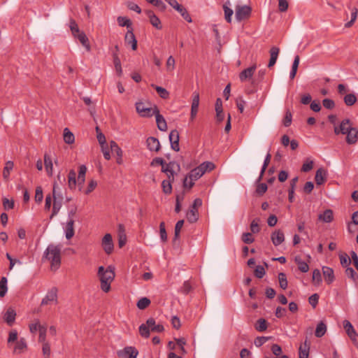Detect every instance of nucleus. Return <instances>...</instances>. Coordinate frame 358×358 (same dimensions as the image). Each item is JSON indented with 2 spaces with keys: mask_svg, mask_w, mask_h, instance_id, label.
<instances>
[{
  "mask_svg": "<svg viewBox=\"0 0 358 358\" xmlns=\"http://www.w3.org/2000/svg\"><path fill=\"white\" fill-rule=\"evenodd\" d=\"M216 117L218 122H222L224 118L222 110V103L221 99L218 98L215 103Z\"/></svg>",
  "mask_w": 358,
  "mask_h": 358,
  "instance_id": "29",
  "label": "nucleus"
},
{
  "mask_svg": "<svg viewBox=\"0 0 358 358\" xmlns=\"http://www.w3.org/2000/svg\"><path fill=\"white\" fill-rule=\"evenodd\" d=\"M14 166L13 162L11 161H8L6 164L5 167L3 169V177L5 178H8L10 176V171L13 170Z\"/></svg>",
  "mask_w": 358,
  "mask_h": 358,
  "instance_id": "50",
  "label": "nucleus"
},
{
  "mask_svg": "<svg viewBox=\"0 0 358 358\" xmlns=\"http://www.w3.org/2000/svg\"><path fill=\"white\" fill-rule=\"evenodd\" d=\"M127 241L124 227L122 224L118 225V245L120 248L123 247Z\"/></svg>",
  "mask_w": 358,
  "mask_h": 358,
  "instance_id": "30",
  "label": "nucleus"
},
{
  "mask_svg": "<svg viewBox=\"0 0 358 358\" xmlns=\"http://www.w3.org/2000/svg\"><path fill=\"white\" fill-rule=\"evenodd\" d=\"M64 141L67 144H72L75 141L73 134L68 128L64 129Z\"/></svg>",
  "mask_w": 358,
  "mask_h": 358,
  "instance_id": "38",
  "label": "nucleus"
},
{
  "mask_svg": "<svg viewBox=\"0 0 358 358\" xmlns=\"http://www.w3.org/2000/svg\"><path fill=\"white\" fill-rule=\"evenodd\" d=\"M357 13H358V10H357V9L356 8H352V10H351V20H350V22H347L345 24V27H350L352 25L354 22L357 19Z\"/></svg>",
  "mask_w": 358,
  "mask_h": 358,
  "instance_id": "58",
  "label": "nucleus"
},
{
  "mask_svg": "<svg viewBox=\"0 0 358 358\" xmlns=\"http://www.w3.org/2000/svg\"><path fill=\"white\" fill-rule=\"evenodd\" d=\"M146 323H147L148 327L150 328V331L151 330L152 331L159 332V333L164 331L163 325H162L160 324H157L155 319H153V318H149L146 321Z\"/></svg>",
  "mask_w": 358,
  "mask_h": 358,
  "instance_id": "28",
  "label": "nucleus"
},
{
  "mask_svg": "<svg viewBox=\"0 0 358 358\" xmlns=\"http://www.w3.org/2000/svg\"><path fill=\"white\" fill-rule=\"evenodd\" d=\"M117 23L120 27H127L128 29H132L131 21L127 17L119 16L117 18Z\"/></svg>",
  "mask_w": 358,
  "mask_h": 358,
  "instance_id": "39",
  "label": "nucleus"
},
{
  "mask_svg": "<svg viewBox=\"0 0 358 358\" xmlns=\"http://www.w3.org/2000/svg\"><path fill=\"white\" fill-rule=\"evenodd\" d=\"M278 280H279L280 287L283 289H287V280L286 275L284 273H280L278 274Z\"/></svg>",
  "mask_w": 358,
  "mask_h": 358,
  "instance_id": "51",
  "label": "nucleus"
},
{
  "mask_svg": "<svg viewBox=\"0 0 358 358\" xmlns=\"http://www.w3.org/2000/svg\"><path fill=\"white\" fill-rule=\"evenodd\" d=\"M51 303H57V289L56 287H52L48 292L41 301V305H48Z\"/></svg>",
  "mask_w": 358,
  "mask_h": 358,
  "instance_id": "9",
  "label": "nucleus"
},
{
  "mask_svg": "<svg viewBox=\"0 0 358 358\" xmlns=\"http://www.w3.org/2000/svg\"><path fill=\"white\" fill-rule=\"evenodd\" d=\"M313 282L315 285H319L322 282V275L319 269H315L313 271Z\"/></svg>",
  "mask_w": 358,
  "mask_h": 358,
  "instance_id": "46",
  "label": "nucleus"
},
{
  "mask_svg": "<svg viewBox=\"0 0 358 358\" xmlns=\"http://www.w3.org/2000/svg\"><path fill=\"white\" fill-rule=\"evenodd\" d=\"M318 219L324 222H331L333 220V211L330 209L326 210L322 214H320Z\"/></svg>",
  "mask_w": 358,
  "mask_h": 358,
  "instance_id": "35",
  "label": "nucleus"
},
{
  "mask_svg": "<svg viewBox=\"0 0 358 358\" xmlns=\"http://www.w3.org/2000/svg\"><path fill=\"white\" fill-rule=\"evenodd\" d=\"M198 218H199L198 210L191 208L190 210L187 213V220L191 223H194L197 221Z\"/></svg>",
  "mask_w": 358,
  "mask_h": 358,
  "instance_id": "36",
  "label": "nucleus"
},
{
  "mask_svg": "<svg viewBox=\"0 0 358 358\" xmlns=\"http://www.w3.org/2000/svg\"><path fill=\"white\" fill-rule=\"evenodd\" d=\"M62 245L50 244L44 252L43 259L50 262L52 271H57L61 264Z\"/></svg>",
  "mask_w": 358,
  "mask_h": 358,
  "instance_id": "1",
  "label": "nucleus"
},
{
  "mask_svg": "<svg viewBox=\"0 0 358 358\" xmlns=\"http://www.w3.org/2000/svg\"><path fill=\"white\" fill-rule=\"evenodd\" d=\"M327 329V327L326 324L323 321H320L316 327L315 331V336L317 338H321L326 334Z\"/></svg>",
  "mask_w": 358,
  "mask_h": 358,
  "instance_id": "32",
  "label": "nucleus"
},
{
  "mask_svg": "<svg viewBox=\"0 0 358 358\" xmlns=\"http://www.w3.org/2000/svg\"><path fill=\"white\" fill-rule=\"evenodd\" d=\"M322 270L326 282L329 285L332 283L335 279L334 270L328 266H323Z\"/></svg>",
  "mask_w": 358,
  "mask_h": 358,
  "instance_id": "21",
  "label": "nucleus"
},
{
  "mask_svg": "<svg viewBox=\"0 0 358 358\" xmlns=\"http://www.w3.org/2000/svg\"><path fill=\"white\" fill-rule=\"evenodd\" d=\"M38 331H39V338H38L39 341L41 343L45 342L47 328L45 326H41V327L39 328Z\"/></svg>",
  "mask_w": 358,
  "mask_h": 358,
  "instance_id": "62",
  "label": "nucleus"
},
{
  "mask_svg": "<svg viewBox=\"0 0 358 358\" xmlns=\"http://www.w3.org/2000/svg\"><path fill=\"white\" fill-rule=\"evenodd\" d=\"M256 69H257V66L253 65V66L242 71L239 74V78H240L241 81L244 82L247 80L250 79L252 77Z\"/></svg>",
  "mask_w": 358,
  "mask_h": 358,
  "instance_id": "18",
  "label": "nucleus"
},
{
  "mask_svg": "<svg viewBox=\"0 0 358 358\" xmlns=\"http://www.w3.org/2000/svg\"><path fill=\"white\" fill-rule=\"evenodd\" d=\"M159 234L160 238L163 242H166L167 241V234L165 229V223L162 222L159 224Z\"/></svg>",
  "mask_w": 358,
  "mask_h": 358,
  "instance_id": "56",
  "label": "nucleus"
},
{
  "mask_svg": "<svg viewBox=\"0 0 358 358\" xmlns=\"http://www.w3.org/2000/svg\"><path fill=\"white\" fill-rule=\"evenodd\" d=\"M74 38H76L79 40L80 43L85 47L87 51H90L91 47L89 43V40L86 34L83 31H82L80 34H78V35L75 36Z\"/></svg>",
  "mask_w": 358,
  "mask_h": 358,
  "instance_id": "31",
  "label": "nucleus"
},
{
  "mask_svg": "<svg viewBox=\"0 0 358 358\" xmlns=\"http://www.w3.org/2000/svg\"><path fill=\"white\" fill-rule=\"evenodd\" d=\"M43 354L45 358H49L50 355V344L47 342L43 343Z\"/></svg>",
  "mask_w": 358,
  "mask_h": 358,
  "instance_id": "64",
  "label": "nucleus"
},
{
  "mask_svg": "<svg viewBox=\"0 0 358 358\" xmlns=\"http://www.w3.org/2000/svg\"><path fill=\"white\" fill-rule=\"evenodd\" d=\"M139 333L141 336L144 338H148L150 336V328L148 327L147 323L142 324L139 327Z\"/></svg>",
  "mask_w": 358,
  "mask_h": 358,
  "instance_id": "47",
  "label": "nucleus"
},
{
  "mask_svg": "<svg viewBox=\"0 0 358 358\" xmlns=\"http://www.w3.org/2000/svg\"><path fill=\"white\" fill-rule=\"evenodd\" d=\"M57 185L56 182L54 183L53 185V198H54V202H53V207H52V213L50 216V218H52L53 216L57 215L58 212L59 211L61 207H62V197L59 196V200H57Z\"/></svg>",
  "mask_w": 358,
  "mask_h": 358,
  "instance_id": "10",
  "label": "nucleus"
},
{
  "mask_svg": "<svg viewBox=\"0 0 358 358\" xmlns=\"http://www.w3.org/2000/svg\"><path fill=\"white\" fill-rule=\"evenodd\" d=\"M268 187L266 183H257V187H256V193L262 196L263 195L267 190Z\"/></svg>",
  "mask_w": 358,
  "mask_h": 358,
  "instance_id": "57",
  "label": "nucleus"
},
{
  "mask_svg": "<svg viewBox=\"0 0 358 358\" xmlns=\"http://www.w3.org/2000/svg\"><path fill=\"white\" fill-rule=\"evenodd\" d=\"M295 260V262L298 265V268L299 269L303 272V273H306L309 270V266L308 265V264L306 262H305L304 261H303L301 259V258L299 256H296L294 259Z\"/></svg>",
  "mask_w": 358,
  "mask_h": 358,
  "instance_id": "37",
  "label": "nucleus"
},
{
  "mask_svg": "<svg viewBox=\"0 0 358 358\" xmlns=\"http://www.w3.org/2000/svg\"><path fill=\"white\" fill-rule=\"evenodd\" d=\"M155 106H151L150 103H145L143 101L136 103V110L137 113L144 117H149L154 115Z\"/></svg>",
  "mask_w": 358,
  "mask_h": 358,
  "instance_id": "4",
  "label": "nucleus"
},
{
  "mask_svg": "<svg viewBox=\"0 0 358 358\" xmlns=\"http://www.w3.org/2000/svg\"><path fill=\"white\" fill-rule=\"evenodd\" d=\"M154 115L156 117V123L157 128L162 131L167 130V124L164 117L159 113V110L157 106H155Z\"/></svg>",
  "mask_w": 358,
  "mask_h": 358,
  "instance_id": "11",
  "label": "nucleus"
},
{
  "mask_svg": "<svg viewBox=\"0 0 358 358\" xmlns=\"http://www.w3.org/2000/svg\"><path fill=\"white\" fill-rule=\"evenodd\" d=\"M242 241L246 244H250L254 242L255 239L251 233L247 232L242 235Z\"/></svg>",
  "mask_w": 358,
  "mask_h": 358,
  "instance_id": "59",
  "label": "nucleus"
},
{
  "mask_svg": "<svg viewBox=\"0 0 358 358\" xmlns=\"http://www.w3.org/2000/svg\"><path fill=\"white\" fill-rule=\"evenodd\" d=\"M346 141L348 144H355L358 141V129L352 127L346 134Z\"/></svg>",
  "mask_w": 358,
  "mask_h": 358,
  "instance_id": "19",
  "label": "nucleus"
},
{
  "mask_svg": "<svg viewBox=\"0 0 358 358\" xmlns=\"http://www.w3.org/2000/svg\"><path fill=\"white\" fill-rule=\"evenodd\" d=\"M151 86L156 90L157 92L158 93L161 98L165 99L169 98V92L165 88L155 85L153 84L151 85Z\"/></svg>",
  "mask_w": 358,
  "mask_h": 358,
  "instance_id": "41",
  "label": "nucleus"
},
{
  "mask_svg": "<svg viewBox=\"0 0 358 358\" xmlns=\"http://www.w3.org/2000/svg\"><path fill=\"white\" fill-rule=\"evenodd\" d=\"M231 2L229 1H227L223 5V10L224 12V18L226 21L229 23L231 22L232 15L234 14L233 10L231 8Z\"/></svg>",
  "mask_w": 358,
  "mask_h": 358,
  "instance_id": "26",
  "label": "nucleus"
},
{
  "mask_svg": "<svg viewBox=\"0 0 358 358\" xmlns=\"http://www.w3.org/2000/svg\"><path fill=\"white\" fill-rule=\"evenodd\" d=\"M74 236V220L70 219L66 225V238L71 239Z\"/></svg>",
  "mask_w": 358,
  "mask_h": 358,
  "instance_id": "33",
  "label": "nucleus"
},
{
  "mask_svg": "<svg viewBox=\"0 0 358 358\" xmlns=\"http://www.w3.org/2000/svg\"><path fill=\"white\" fill-rule=\"evenodd\" d=\"M345 274L348 278H350L354 281H355L358 278L357 273L354 271L352 268L350 267H348L345 269Z\"/></svg>",
  "mask_w": 358,
  "mask_h": 358,
  "instance_id": "60",
  "label": "nucleus"
},
{
  "mask_svg": "<svg viewBox=\"0 0 358 358\" xmlns=\"http://www.w3.org/2000/svg\"><path fill=\"white\" fill-rule=\"evenodd\" d=\"M150 304V300L147 297H143L137 302V307L140 310L146 308Z\"/></svg>",
  "mask_w": 358,
  "mask_h": 358,
  "instance_id": "45",
  "label": "nucleus"
},
{
  "mask_svg": "<svg viewBox=\"0 0 358 358\" xmlns=\"http://www.w3.org/2000/svg\"><path fill=\"white\" fill-rule=\"evenodd\" d=\"M310 345L307 340L305 341L303 345L299 347V358H308Z\"/></svg>",
  "mask_w": 358,
  "mask_h": 358,
  "instance_id": "34",
  "label": "nucleus"
},
{
  "mask_svg": "<svg viewBox=\"0 0 358 358\" xmlns=\"http://www.w3.org/2000/svg\"><path fill=\"white\" fill-rule=\"evenodd\" d=\"M314 165V161L310 158L308 157L306 158L301 167V171L303 172H308L310 171L313 168Z\"/></svg>",
  "mask_w": 358,
  "mask_h": 358,
  "instance_id": "40",
  "label": "nucleus"
},
{
  "mask_svg": "<svg viewBox=\"0 0 358 358\" xmlns=\"http://www.w3.org/2000/svg\"><path fill=\"white\" fill-rule=\"evenodd\" d=\"M69 187L73 189L76 188L78 186L80 191H83V185L84 184L85 180H68Z\"/></svg>",
  "mask_w": 358,
  "mask_h": 358,
  "instance_id": "55",
  "label": "nucleus"
},
{
  "mask_svg": "<svg viewBox=\"0 0 358 358\" xmlns=\"http://www.w3.org/2000/svg\"><path fill=\"white\" fill-rule=\"evenodd\" d=\"M27 345L26 341L24 338L20 339L16 342V344L13 348V352L14 354H21L27 350Z\"/></svg>",
  "mask_w": 358,
  "mask_h": 358,
  "instance_id": "25",
  "label": "nucleus"
},
{
  "mask_svg": "<svg viewBox=\"0 0 358 358\" xmlns=\"http://www.w3.org/2000/svg\"><path fill=\"white\" fill-rule=\"evenodd\" d=\"M113 62L116 72L119 74V76H120L122 73L121 62L120 59H119L118 56L116 54L113 55Z\"/></svg>",
  "mask_w": 358,
  "mask_h": 358,
  "instance_id": "54",
  "label": "nucleus"
},
{
  "mask_svg": "<svg viewBox=\"0 0 358 358\" xmlns=\"http://www.w3.org/2000/svg\"><path fill=\"white\" fill-rule=\"evenodd\" d=\"M162 189L165 194H171L172 192V184L171 180H162Z\"/></svg>",
  "mask_w": 358,
  "mask_h": 358,
  "instance_id": "53",
  "label": "nucleus"
},
{
  "mask_svg": "<svg viewBox=\"0 0 358 358\" xmlns=\"http://www.w3.org/2000/svg\"><path fill=\"white\" fill-rule=\"evenodd\" d=\"M199 106V94L194 92L192 94V102L191 106L190 119L193 120L196 116Z\"/></svg>",
  "mask_w": 358,
  "mask_h": 358,
  "instance_id": "13",
  "label": "nucleus"
},
{
  "mask_svg": "<svg viewBox=\"0 0 358 358\" xmlns=\"http://www.w3.org/2000/svg\"><path fill=\"white\" fill-rule=\"evenodd\" d=\"M7 279L6 277H2L0 280V296H4L7 292Z\"/></svg>",
  "mask_w": 358,
  "mask_h": 358,
  "instance_id": "48",
  "label": "nucleus"
},
{
  "mask_svg": "<svg viewBox=\"0 0 358 358\" xmlns=\"http://www.w3.org/2000/svg\"><path fill=\"white\" fill-rule=\"evenodd\" d=\"M43 199V189L41 187H37L35 193V201L37 203L42 201Z\"/></svg>",
  "mask_w": 358,
  "mask_h": 358,
  "instance_id": "63",
  "label": "nucleus"
},
{
  "mask_svg": "<svg viewBox=\"0 0 358 358\" xmlns=\"http://www.w3.org/2000/svg\"><path fill=\"white\" fill-rule=\"evenodd\" d=\"M215 168V164L211 162H204L197 167L191 170L185 179H199L206 173L213 171Z\"/></svg>",
  "mask_w": 358,
  "mask_h": 358,
  "instance_id": "3",
  "label": "nucleus"
},
{
  "mask_svg": "<svg viewBox=\"0 0 358 358\" xmlns=\"http://www.w3.org/2000/svg\"><path fill=\"white\" fill-rule=\"evenodd\" d=\"M328 176L327 171L324 168H320L316 171L315 179H325Z\"/></svg>",
  "mask_w": 358,
  "mask_h": 358,
  "instance_id": "52",
  "label": "nucleus"
},
{
  "mask_svg": "<svg viewBox=\"0 0 358 358\" xmlns=\"http://www.w3.org/2000/svg\"><path fill=\"white\" fill-rule=\"evenodd\" d=\"M250 13L251 8L248 6L237 5L235 8V17L238 22L249 17Z\"/></svg>",
  "mask_w": 358,
  "mask_h": 358,
  "instance_id": "6",
  "label": "nucleus"
},
{
  "mask_svg": "<svg viewBox=\"0 0 358 358\" xmlns=\"http://www.w3.org/2000/svg\"><path fill=\"white\" fill-rule=\"evenodd\" d=\"M15 310L13 308L9 307L4 313L3 319L9 326H12L15 320Z\"/></svg>",
  "mask_w": 358,
  "mask_h": 358,
  "instance_id": "20",
  "label": "nucleus"
},
{
  "mask_svg": "<svg viewBox=\"0 0 358 358\" xmlns=\"http://www.w3.org/2000/svg\"><path fill=\"white\" fill-rule=\"evenodd\" d=\"M176 61L172 56H169L166 60V67L167 71L171 72L175 69Z\"/></svg>",
  "mask_w": 358,
  "mask_h": 358,
  "instance_id": "49",
  "label": "nucleus"
},
{
  "mask_svg": "<svg viewBox=\"0 0 358 358\" xmlns=\"http://www.w3.org/2000/svg\"><path fill=\"white\" fill-rule=\"evenodd\" d=\"M146 143H147L148 148L150 151H155V152L159 151V150L160 148V143L157 138H156L155 137H149V138H148Z\"/></svg>",
  "mask_w": 358,
  "mask_h": 358,
  "instance_id": "23",
  "label": "nucleus"
},
{
  "mask_svg": "<svg viewBox=\"0 0 358 358\" xmlns=\"http://www.w3.org/2000/svg\"><path fill=\"white\" fill-rule=\"evenodd\" d=\"M292 115L289 110H287L283 119V124L285 127H289L292 123Z\"/></svg>",
  "mask_w": 358,
  "mask_h": 358,
  "instance_id": "61",
  "label": "nucleus"
},
{
  "mask_svg": "<svg viewBox=\"0 0 358 358\" xmlns=\"http://www.w3.org/2000/svg\"><path fill=\"white\" fill-rule=\"evenodd\" d=\"M271 238L273 245L278 246L285 241V236L282 231L277 230L272 233Z\"/></svg>",
  "mask_w": 358,
  "mask_h": 358,
  "instance_id": "22",
  "label": "nucleus"
},
{
  "mask_svg": "<svg viewBox=\"0 0 358 358\" xmlns=\"http://www.w3.org/2000/svg\"><path fill=\"white\" fill-rule=\"evenodd\" d=\"M138 351L134 347H126L117 352L119 358H136Z\"/></svg>",
  "mask_w": 358,
  "mask_h": 358,
  "instance_id": "12",
  "label": "nucleus"
},
{
  "mask_svg": "<svg viewBox=\"0 0 358 358\" xmlns=\"http://www.w3.org/2000/svg\"><path fill=\"white\" fill-rule=\"evenodd\" d=\"M69 28L71 31V33H72V35L73 36V37L75 36L78 35V34H80L82 32L80 31L76 22L73 19H71L69 22Z\"/></svg>",
  "mask_w": 358,
  "mask_h": 358,
  "instance_id": "44",
  "label": "nucleus"
},
{
  "mask_svg": "<svg viewBox=\"0 0 358 358\" xmlns=\"http://www.w3.org/2000/svg\"><path fill=\"white\" fill-rule=\"evenodd\" d=\"M180 166L175 162H171L165 164L162 168V171L169 178H174L175 175L179 171Z\"/></svg>",
  "mask_w": 358,
  "mask_h": 358,
  "instance_id": "7",
  "label": "nucleus"
},
{
  "mask_svg": "<svg viewBox=\"0 0 358 358\" xmlns=\"http://www.w3.org/2000/svg\"><path fill=\"white\" fill-rule=\"evenodd\" d=\"M169 141L171 148L175 151H179V133L176 129L172 130L169 134Z\"/></svg>",
  "mask_w": 358,
  "mask_h": 358,
  "instance_id": "14",
  "label": "nucleus"
},
{
  "mask_svg": "<svg viewBox=\"0 0 358 358\" xmlns=\"http://www.w3.org/2000/svg\"><path fill=\"white\" fill-rule=\"evenodd\" d=\"M343 328L353 344L358 348V334L349 320H345L343 322Z\"/></svg>",
  "mask_w": 358,
  "mask_h": 358,
  "instance_id": "5",
  "label": "nucleus"
},
{
  "mask_svg": "<svg viewBox=\"0 0 358 358\" xmlns=\"http://www.w3.org/2000/svg\"><path fill=\"white\" fill-rule=\"evenodd\" d=\"M255 329L258 331H265L267 329L266 320L263 318L259 319L255 324Z\"/></svg>",
  "mask_w": 358,
  "mask_h": 358,
  "instance_id": "43",
  "label": "nucleus"
},
{
  "mask_svg": "<svg viewBox=\"0 0 358 358\" xmlns=\"http://www.w3.org/2000/svg\"><path fill=\"white\" fill-rule=\"evenodd\" d=\"M280 49L276 46H273L270 50V60L268 64V67L271 68L275 65L278 57Z\"/></svg>",
  "mask_w": 358,
  "mask_h": 358,
  "instance_id": "24",
  "label": "nucleus"
},
{
  "mask_svg": "<svg viewBox=\"0 0 358 358\" xmlns=\"http://www.w3.org/2000/svg\"><path fill=\"white\" fill-rule=\"evenodd\" d=\"M125 43L130 45L133 50H136L137 48V40L133 32V29L127 30V32L124 36Z\"/></svg>",
  "mask_w": 358,
  "mask_h": 358,
  "instance_id": "15",
  "label": "nucleus"
},
{
  "mask_svg": "<svg viewBox=\"0 0 358 358\" xmlns=\"http://www.w3.org/2000/svg\"><path fill=\"white\" fill-rule=\"evenodd\" d=\"M101 246L104 252L110 255L113 252L114 249L113 241L112 236L110 234H106L101 240Z\"/></svg>",
  "mask_w": 358,
  "mask_h": 358,
  "instance_id": "8",
  "label": "nucleus"
},
{
  "mask_svg": "<svg viewBox=\"0 0 358 358\" xmlns=\"http://www.w3.org/2000/svg\"><path fill=\"white\" fill-rule=\"evenodd\" d=\"M357 100V97L354 94H348L344 96V102L348 106L354 105Z\"/></svg>",
  "mask_w": 358,
  "mask_h": 358,
  "instance_id": "42",
  "label": "nucleus"
},
{
  "mask_svg": "<svg viewBox=\"0 0 358 358\" xmlns=\"http://www.w3.org/2000/svg\"><path fill=\"white\" fill-rule=\"evenodd\" d=\"M147 15L150 19V22L157 29H162V26L160 20L153 13V12L148 10Z\"/></svg>",
  "mask_w": 358,
  "mask_h": 358,
  "instance_id": "27",
  "label": "nucleus"
},
{
  "mask_svg": "<svg viewBox=\"0 0 358 358\" xmlns=\"http://www.w3.org/2000/svg\"><path fill=\"white\" fill-rule=\"evenodd\" d=\"M97 274L101 282V289L104 292H109L110 289V284L115 276L114 268L109 266L105 269L103 266H101L98 268Z\"/></svg>",
  "mask_w": 358,
  "mask_h": 358,
  "instance_id": "2",
  "label": "nucleus"
},
{
  "mask_svg": "<svg viewBox=\"0 0 358 358\" xmlns=\"http://www.w3.org/2000/svg\"><path fill=\"white\" fill-rule=\"evenodd\" d=\"M44 165L45 171L49 177L52 176L53 173V160L50 153L45 152L44 155Z\"/></svg>",
  "mask_w": 358,
  "mask_h": 358,
  "instance_id": "16",
  "label": "nucleus"
},
{
  "mask_svg": "<svg viewBox=\"0 0 358 358\" xmlns=\"http://www.w3.org/2000/svg\"><path fill=\"white\" fill-rule=\"evenodd\" d=\"M352 128L350 121L348 119L343 120L338 127L334 128V132L336 134L341 133L342 134H346L347 132Z\"/></svg>",
  "mask_w": 358,
  "mask_h": 358,
  "instance_id": "17",
  "label": "nucleus"
}]
</instances>
